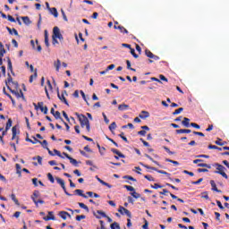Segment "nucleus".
I'll use <instances>...</instances> for the list:
<instances>
[{
    "label": "nucleus",
    "mask_w": 229,
    "mask_h": 229,
    "mask_svg": "<svg viewBox=\"0 0 229 229\" xmlns=\"http://www.w3.org/2000/svg\"><path fill=\"white\" fill-rule=\"evenodd\" d=\"M76 115L81 123V128H85L86 126L87 131H90V122H89V118L84 114H80L78 113H76Z\"/></svg>",
    "instance_id": "obj_1"
},
{
    "label": "nucleus",
    "mask_w": 229,
    "mask_h": 229,
    "mask_svg": "<svg viewBox=\"0 0 229 229\" xmlns=\"http://www.w3.org/2000/svg\"><path fill=\"white\" fill-rule=\"evenodd\" d=\"M214 167H216V171H215L216 174H221L223 178H225V180H228V175L225 173L226 168L224 165H219V163H216L214 165Z\"/></svg>",
    "instance_id": "obj_2"
},
{
    "label": "nucleus",
    "mask_w": 229,
    "mask_h": 229,
    "mask_svg": "<svg viewBox=\"0 0 229 229\" xmlns=\"http://www.w3.org/2000/svg\"><path fill=\"white\" fill-rule=\"evenodd\" d=\"M52 38H58V40H60V42H64V36L60 32V28L54 27Z\"/></svg>",
    "instance_id": "obj_3"
},
{
    "label": "nucleus",
    "mask_w": 229,
    "mask_h": 229,
    "mask_svg": "<svg viewBox=\"0 0 229 229\" xmlns=\"http://www.w3.org/2000/svg\"><path fill=\"white\" fill-rule=\"evenodd\" d=\"M33 106L35 107V110H38V108L40 109L41 112H43V114H45V115H47V106H44V102H38V106L33 103Z\"/></svg>",
    "instance_id": "obj_4"
},
{
    "label": "nucleus",
    "mask_w": 229,
    "mask_h": 229,
    "mask_svg": "<svg viewBox=\"0 0 229 229\" xmlns=\"http://www.w3.org/2000/svg\"><path fill=\"white\" fill-rule=\"evenodd\" d=\"M118 212L122 214V216H127V217H131V212H130V210H128L127 208H125L123 206H120L118 208Z\"/></svg>",
    "instance_id": "obj_5"
},
{
    "label": "nucleus",
    "mask_w": 229,
    "mask_h": 229,
    "mask_svg": "<svg viewBox=\"0 0 229 229\" xmlns=\"http://www.w3.org/2000/svg\"><path fill=\"white\" fill-rule=\"evenodd\" d=\"M6 86L9 89V90L12 92V94H14V96H16V98H24V93H22V90L20 89V91H15L13 90L12 89H10V86H8V82H6Z\"/></svg>",
    "instance_id": "obj_6"
},
{
    "label": "nucleus",
    "mask_w": 229,
    "mask_h": 229,
    "mask_svg": "<svg viewBox=\"0 0 229 229\" xmlns=\"http://www.w3.org/2000/svg\"><path fill=\"white\" fill-rule=\"evenodd\" d=\"M117 24H119V21H114V30H119L121 31V33H126L128 34V30H126V28H124L123 26H117Z\"/></svg>",
    "instance_id": "obj_7"
},
{
    "label": "nucleus",
    "mask_w": 229,
    "mask_h": 229,
    "mask_svg": "<svg viewBox=\"0 0 229 229\" xmlns=\"http://www.w3.org/2000/svg\"><path fill=\"white\" fill-rule=\"evenodd\" d=\"M145 55H146V56H148V58H152L153 60H160V57H158V55H155L148 49L145 50Z\"/></svg>",
    "instance_id": "obj_8"
},
{
    "label": "nucleus",
    "mask_w": 229,
    "mask_h": 229,
    "mask_svg": "<svg viewBox=\"0 0 229 229\" xmlns=\"http://www.w3.org/2000/svg\"><path fill=\"white\" fill-rule=\"evenodd\" d=\"M58 216H60L64 221L67 219V217L71 219V214H69L67 211H60Z\"/></svg>",
    "instance_id": "obj_9"
},
{
    "label": "nucleus",
    "mask_w": 229,
    "mask_h": 229,
    "mask_svg": "<svg viewBox=\"0 0 229 229\" xmlns=\"http://www.w3.org/2000/svg\"><path fill=\"white\" fill-rule=\"evenodd\" d=\"M44 221H55V215H53V211H49L48 212V216H44L43 217Z\"/></svg>",
    "instance_id": "obj_10"
},
{
    "label": "nucleus",
    "mask_w": 229,
    "mask_h": 229,
    "mask_svg": "<svg viewBox=\"0 0 229 229\" xmlns=\"http://www.w3.org/2000/svg\"><path fill=\"white\" fill-rule=\"evenodd\" d=\"M94 216L97 217V219H101V216L106 217V214L101 210H98L97 213H94Z\"/></svg>",
    "instance_id": "obj_11"
},
{
    "label": "nucleus",
    "mask_w": 229,
    "mask_h": 229,
    "mask_svg": "<svg viewBox=\"0 0 229 229\" xmlns=\"http://www.w3.org/2000/svg\"><path fill=\"white\" fill-rule=\"evenodd\" d=\"M129 108H130V106L126 105V104H121L118 106V110L120 112H124V111L128 110Z\"/></svg>",
    "instance_id": "obj_12"
},
{
    "label": "nucleus",
    "mask_w": 229,
    "mask_h": 229,
    "mask_svg": "<svg viewBox=\"0 0 229 229\" xmlns=\"http://www.w3.org/2000/svg\"><path fill=\"white\" fill-rule=\"evenodd\" d=\"M62 65V62L60 59H57L56 61L54 62V67L55 68V71L58 72L60 71V67Z\"/></svg>",
    "instance_id": "obj_13"
},
{
    "label": "nucleus",
    "mask_w": 229,
    "mask_h": 229,
    "mask_svg": "<svg viewBox=\"0 0 229 229\" xmlns=\"http://www.w3.org/2000/svg\"><path fill=\"white\" fill-rule=\"evenodd\" d=\"M34 140H36V142H38L39 144H41V146L47 149V140H44L43 141L38 140L37 138L33 137Z\"/></svg>",
    "instance_id": "obj_14"
},
{
    "label": "nucleus",
    "mask_w": 229,
    "mask_h": 229,
    "mask_svg": "<svg viewBox=\"0 0 229 229\" xmlns=\"http://www.w3.org/2000/svg\"><path fill=\"white\" fill-rule=\"evenodd\" d=\"M7 31L10 33V35H15L16 37H19V32L15 29H11L10 27H6Z\"/></svg>",
    "instance_id": "obj_15"
},
{
    "label": "nucleus",
    "mask_w": 229,
    "mask_h": 229,
    "mask_svg": "<svg viewBox=\"0 0 229 229\" xmlns=\"http://www.w3.org/2000/svg\"><path fill=\"white\" fill-rule=\"evenodd\" d=\"M111 151L114 155H117L120 158H125V156L123 153H121L119 150H117L116 148H112Z\"/></svg>",
    "instance_id": "obj_16"
},
{
    "label": "nucleus",
    "mask_w": 229,
    "mask_h": 229,
    "mask_svg": "<svg viewBox=\"0 0 229 229\" xmlns=\"http://www.w3.org/2000/svg\"><path fill=\"white\" fill-rule=\"evenodd\" d=\"M55 180H56L57 183H59V185H61L62 189L64 191H65V182H64V180L59 177H56Z\"/></svg>",
    "instance_id": "obj_17"
},
{
    "label": "nucleus",
    "mask_w": 229,
    "mask_h": 229,
    "mask_svg": "<svg viewBox=\"0 0 229 229\" xmlns=\"http://www.w3.org/2000/svg\"><path fill=\"white\" fill-rule=\"evenodd\" d=\"M191 119L184 117L183 121L182 122V124L185 126V128H189L191 126Z\"/></svg>",
    "instance_id": "obj_18"
},
{
    "label": "nucleus",
    "mask_w": 229,
    "mask_h": 229,
    "mask_svg": "<svg viewBox=\"0 0 229 229\" xmlns=\"http://www.w3.org/2000/svg\"><path fill=\"white\" fill-rule=\"evenodd\" d=\"M139 116L140 119H148V117H149V113L148 111H141Z\"/></svg>",
    "instance_id": "obj_19"
},
{
    "label": "nucleus",
    "mask_w": 229,
    "mask_h": 229,
    "mask_svg": "<svg viewBox=\"0 0 229 229\" xmlns=\"http://www.w3.org/2000/svg\"><path fill=\"white\" fill-rule=\"evenodd\" d=\"M210 185L212 187V191H215L216 192H221V191L217 189V186L216 185V182H214V180L210 181Z\"/></svg>",
    "instance_id": "obj_20"
},
{
    "label": "nucleus",
    "mask_w": 229,
    "mask_h": 229,
    "mask_svg": "<svg viewBox=\"0 0 229 229\" xmlns=\"http://www.w3.org/2000/svg\"><path fill=\"white\" fill-rule=\"evenodd\" d=\"M24 24H26V26H30V24H31V21L30 20V17L28 16H23L21 17Z\"/></svg>",
    "instance_id": "obj_21"
},
{
    "label": "nucleus",
    "mask_w": 229,
    "mask_h": 229,
    "mask_svg": "<svg viewBox=\"0 0 229 229\" xmlns=\"http://www.w3.org/2000/svg\"><path fill=\"white\" fill-rule=\"evenodd\" d=\"M57 96H58L59 99L61 101H64V103L65 105H69V103L67 102V99L65 98V96L64 95V93L62 94V96L60 95V93H57Z\"/></svg>",
    "instance_id": "obj_22"
},
{
    "label": "nucleus",
    "mask_w": 229,
    "mask_h": 229,
    "mask_svg": "<svg viewBox=\"0 0 229 229\" xmlns=\"http://www.w3.org/2000/svg\"><path fill=\"white\" fill-rule=\"evenodd\" d=\"M49 12L52 15H54V17H58V11L55 7H52Z\"/></svg>",
    "instance_id": "obj_23"
},
{
    "label": "nucleus",
    "mask_w": 229,
    "mask_h": 229,
    "mask_svg": "<svg viewBox=\"0 0 229 229\" xmlns=\"http://www.w3.org/2000/svg\"><path fill=\"white\" fill-rule=\"evenodd\" d=\"M74 192H76L78 194V196H81V198H85L87 199V195L83 194V191L82 190H75Z\"/></svg>",
    "instance_id": "obj_24"
},
{
    "label": "nucleus",
    "mask_w": 229,
    "mask_h": 229,
    "mask_svg": "<svg viewBox=\"0 0 229 229\" xmlns=\"http://www.w3.org/2000/svg\"><path fill=\"white\" fill-rule=\"evenodd\" d=\"M13 131V137H12V140H15V137H17V126H13L12 129Z\"/></svg>",
    "instance_id": "obj_25"
},
{
    "label": "nucleus",
    "mask_w": 229,
    "mask_h": 229,
    "mask_svg": "<svg viewBox=\"0 0 229 229\" xmlns=\"http://www.w3.org/2000/svg\"><path fill=\"white\" fill-rule=\"evenodd\" d=\"M7 69L10 71L12 73H13V68L12 66V60L8 59L7 61Z\"/></svg>",
    "instance_id": "obj_26"
},
{
    "label": "nucleus",
    "mask_w": 229,
    "mask_h": 229,
    "mask_svg": "<svg viewBox=\"0 0 229 229\" xmlns=\"http://www.w3.org/2000/svg\"><path fill=\"white\" fill-rule=\"evenodd\" d=\"M31 199L34 201V203L37 207H38V203H40V205H44V200H42V199L37 200V199H35V197H31Z\"/></svg>",
    "instance_id": "obj_27"
},
{
    "label": "nucleus",
    "mask_w": 229,
    "mask_h": 229,
    "mask_svg": "<svg viewBox=\"0 0 229 229\" xmlns=\"http://www.w3.org/2000/svg\"><path fill=\"white\" fill-rule=\"evenodd\" d=\"M175 131L176 133H191V131L189 129H181V130H176Z\"/></svg>",
    "instance_id": "obj_28"
},
{
    "label": "nucleus",
    "mask_w": 229,
    "mask_h": 229,
    "mask_svg": "<svg viewBox=\"0 0 229 229\" xmlns=\"http://www.w3.org/2000/svg\"><path fill=\"white\" fill-rule=\"evenodd\" d=\"M78 205L81 207V208H83L86 210V212H89V207H87V205H85L83 202H79Z\"/></svg>",
    "instance_id": "obj_29"
},
{
    "label": "nucleus",
    "mask_w": 229,
    "mask_h": 229,
    "mask_svg": "<svg viewBox=\"0 0 229 229\" xmlns=\"http://www.w3.org/2000/svg\"><path fill=\"white\" fill-rule=\"evenodd\" d=\"M68 160H70V164H72V165H75V167H78V161L76 159L70 157Z\"/></svg>",
    "instance_id": "obj_30"
},
{
    "label": "nucleus",
    "mask_w": 229,
    "mask_h": 229,
    "mask_svg": "<svg viewBox=\"0 0 229 229\" xmlns=\"http://www.w3.org/2000/svg\"><path fill=\"white\" fill-rule=\"evenodd\" d=\"M115 128H117V123H115V122H113V123L109 125V130H110V131H114V130H115Z\"/></svg>",
    "instance_id": "obj_31"
},
{
    "label": "nucleus",
    "mask_w": 229,
    "mask_h": 229,
    "mask_svg": "<svg viewBox=\"0 0 229 229\" xmlns=\"http://www.w3.org/2000/svg\"><path fill=\"white\" fill-rule=\"evenodd\" d=\"M123 188L126 189L127 191H129V192L135 191V188H133V186L124 185Z\"/></svg>",
    "instance_id": "obj_32"
},
{
    "label": "nucleus",
    "mask_w": 229,
    "mask_h": 229,
    "mask_svg": "<svg viewBox=\"0 0 229 229\" xmlns=\"http://www.w3.org/2000/svg\"><path fill=\"white\" fill-rule=\"evenodd\" d=\"M12 123H13L12 119H9L7 123H6V126H5L6 131H8V130H10V128H12Z\"/></svg>",
    "instance_id": "obj_33"
},
{
    "label": "nucleus",
    "mask_w": 229,
    "mask_h": 229,
    "mask_svg": "<svg viewBox=\"0 0 229 229\" xmlns=\"http://www.w3.org/2000/svg\"><path fill=\"white\" fill-rule=\"evenodd\" d=\"M111 229H121V226L117 222H114L111 225Z\"/></svg>",
    "instance_id": "obj_34"
},
{
    "label": "nucleus",
    "mask_w": 229,
    "mask_h": 229,
    "mask_svg": "<svg viewBox=\"0 0 229 229\" xmlns=\"http://www.w3.org/2000/svg\"><path fill=\"white\" fill-rule=\"evenodd\" d=\"M21 165L16 164V173H17V174H19V176H21Z\"/></svg>",
    "instance_id": "obj_35"
},
{
    "label": "nucleus",
    "mask_w": 229,
    "mask_h": 229,
    "mask_svg": "<svg viewBox=\"0 0 229 229\" xmlns=\"http://www.w3.org/2000/svg\"><path fill=\"white\" fill-rule=\"evenodd\" d=\"M47 178L49 182H51V183H55V177H53V174H51V173L47 174Z\"/></svg>",
    "instance_id": "obj_36"
},
{
    "label": "nucleus",
    "mask_w": 229,
    "mask_h": 229,
    "mask_svg": "<svg viewBox=\"0 0 229 229\" xmlns=\"http://www.w3.org/2000/svg\"><path fill=\"white\" fill-rule=\"evenodd\" d=\"M198 167H208V169H211L210 165H208V164H205V163L198 164Z\"/></svg>",
    "instance_id": "obj_37"
},
{
    "label": "nucleus",
    "mask_w": 229,
    "mask_h": 229,
    "mask_svg": "<svg viewBox=\"0 0 229 229\" xmlns=\"http://www.w3.org/2000/svg\"><path fill=\"white\" fill-rule=\"evenodd\" d=\"M140 165H143V167H146V169H152V171H157L156 167H151L148 165H144L143 163H140Z\"/></svg>",
    "instance_id": "obj_38"
},
{
    "label": "nucleus",
    "mask_w": 229,
    "mask_h": 229,
    "mask_svg": "<svg viewBox=\"0 0 229 229\" xmlns=\"http://www.w3.org/2000/svg\"><path fill=\"white\" fill-rule=\"evenodd\" d=\"M11 199H13V202H15V205H19V200L17 199V198H15V194H12L11 195Z\"/></svg>",
    "instance_id": "obj_39"
},
{
    "label": "nucleus",
    "mask_w": 229,
    "mask_h": 229,
    "mask_svg": "<svg viewBox=\"0 0 229 229\" xmlns=\"http://www.w3.org/2000/svg\"><path fill=\"white\" fill-rule=\"evenodd\" d=\"M183 110V107H180V108H178V109H176L174 113H173V114L174 115H178V114H182V111Z\"/></svg>",
    "instance_id": "obj_40"
},
{
    "label": "nucleus",
    "mask_w": 229,
    "mask_h": 229,
    "mask_svg": "<svg viewBox=\"0 0 229 229\" xmlns=\"http://www.w3.org/2000/svg\"><path fill=\"white\" fill-rule=\"evenodd\" d=\"M38 196H40V192H38V191H34L31 198H35V199H37V198H38Z\"/></svg>",
    "instance_id": "obj_41"
},
{
    "label": "nucleus",
    "mask_w": 229,
    "mask_h": 229,
    "mask_svg": "<svg viewBox=\"0 0 229 229\" xmlns=\"http://www.w3.org/2000/svg\"><path fill=\"white\" fill-rule=\"evenodd\" d=\"M126 64H127V69H129L130 71L135 72V69L131 68V63L129 60L126 61Z\"/></svg>",
    "instance_id": "obj_42"
},
{
    "label": "nucleus",
    "mask_w": 229,
    "mask_h": 229,
    "mask_svg": "<svg viewBox=\"0 0 229 229\" xmlns=\"http://www.w3.org/2000/svg\"><path fill=\"white\" fill-rule=\"evenodd\" d=\"M33 160H38V164L42 165V157L38 156L37 157H33Z\"/></svg>",
    "instance_id": "obj_43"
},
{
    "label": "nucleus",
    "mask_w": 229,
    "mask_h": 229,
    "mask_svg": "<svg viewBox=\"0 0 229 229\" xmlns=\"http://www.w3.org/2000/svg\"><path fill=\"white\" fill-rule=\"evenodd\" d=\"M131 195L135 198V199H139L140 198V195L137 193L135 191L133 192H131Z\"/></svg>",
    "instance_id": "obj_44"
},
{
    "label": "nucleus",
    "mask_w": 229,
    "mask_h": 229,
    "mask_svg": "<svg viewBox=\"0 0 229 229\" xmlns=\"http://www.w3.org/2000/svg\"><path fill=\"white\" fill-rule=\"evenodd\" d=\"M0 53H3L4 55L6 53V50L4 49V46L2 42H0Z\"/></svg>",
    "instance_id": "obj_45"
},
{
    "label": "nucleus",
    "mask_w": 229,
    "mask_h": 229,
    "mask_svg": "<svg viewBox=\"0 0 229 229\" xmlns=\"http://www.w3.org/2000/svg\"><path fill=\"white\" fill-rule=\"evenodd\" d=\"M61 13L63 15V19L64 21H65V22H67V15H65V11H64V9H61Z\"/></svg>",
    "instance_id": "obj_46"
},
{
    "label": "nucleus",
    "mask_w": 229,
    "mask_h": 229,
    "mask_svg": "<svg viewBox=\"0 0 229 229\" xmlns=\"http://www.w3.org/2000/svg\"><path fill=\"white\" fill-rule=\"evenodd\" d=\"M102 115L104 117L106 124H108L110 123V120L108 119V117H106V114L105 113H102Z\"/></svg>",
    "instance_id": "obj_47"
},
{
    "label": "nucleus",
    "mask_w": 229,
    "mask_h": 229,
    "mask_svg": "<svg viewBox=\"0 0 229 229\" xmlns=\"http://www.w3.org/2000/svg\"><path fill=\"white\" fill-rule=\"evenodd\" d=\"M216 205L220 210H225V207H223V204L221 203V201L216 200Z\"/></svg>",
    "instance_id": "obj_48"
},
{
    "label": "nucleus",
    "mask_w": 229,
    "mask_h": 229,
    "mask_svg": "<svg viewBox=\"0 0 229 229\" xmlns=\"http://www.w3.org/2000/svg\"><path fill=\"white\" fill-rule=\"evenodd\" d=\"M54 117H55V119H62V116H61L59 111H56V112L54 114Z\"/></svg>",
    "instance_id": "obj_49"
},
{
    "label": "nucleus",
    "mask_w": 229,
    "mask_h": 229,
    "mask_svg": "<svg viewBox=\"0 0 229 229\" xmlns=\"http://www.w3.org/2000/svg\"><path fill=\"white\" fill-rule=\"evenodd\" d=\"M131 49V54L132 55V56L134 57V58H138L139 57V55H137L136 53H135V49L134 48H130Z\"/></svg>",
    "instance_id": "obj_50"
},
{
    "label": "nucleus",
    "mask_w": 229,
    "mask_h": 229,
    "mask_svg": "<svg viewBox=\"0 0 229 229\" xmlns=\"http://www.w3.org/2000/svg\"><path fill=\"white\" fill-rule=\"evenodd\" d=\"M119 137H121V139H123V140H124V142H128V138H126L124 136V132L120 133Z\"/></svg>",
    "instance_id": "obj_51"
},
{
    "label": "nucleus",
    "mask_w": 229,
    "mask_h": 229,
    "mask_svg": "<svg viewBox=\"0 0 229 229\" xmlns=\"http://www.w3.org/2000/svg\"><path fill=\"white\" fill-rule=\"evenodd\" d=\"M87 217L85 215H80L76 216V221H81V219H85Z\"/></svg>",
    "instance_id": "obj_52"
},
{
    "label": "nucleus",
    "mask_w": 229,
    "mask_h": 229,
    "mask_svg": "<svg viewBox=\"0 0 229 229\" xmlns=\"http://www.w3.org/2000/svg\"><path fill=\"white\" fill-rule=\"evenodd\" d=\"M36 44H37V51H38V53H40V51H42V46H40L39 44H38V39H36Z\"/></svg>",
    "instance_id": "obj_53"
},
{
    "label": "nucleus",
    "mask_w": 229,
    "mask_h": 229,
    "mask_svg": "<svg viewBox=\"0 0 229 229\" xmlns=\"http://www.w3.org/2000/svg\"><path fill=\"white\" fill-rule=\"evenodd\" d=\"M100 183L105 185V187H108V189H112V185H110L108 182H106L105 181H101Z\"/></svg>",
    "instance_id": "obj_54"
},
{
    "label": "nucleus",
    "mask_w": 229,
    "mask_h": 229,
    "mask_svg": "<svg viewBox=\"0 0 229 229\" xmlns=\"http://www.w3.org/2000/svg\"><path fill=\"white\" fill-rule=\"evenodd\" d=\"M81 94L84 101H86V103H87V105L89 106L90 104H89V101H87V98L85 97V92H83V90H81Z\"/></svg>",
    "instance_id": "obj_55"
},
{
    "label": "nucleus",
    "mask_w": 229,
    "mask_h": 229,
    "mask_svg": "<svg viewBox=\"0 0 229 229\" xmlns=\"http://www.w3.org/2000/svg\"><path fill=\"white\" fill-rule=\"evenodd\" d=\"M113 69H115V64H110L109 66L106 67V71L108 72V71H113Z\"/></svg>",
    "instance_id": "obj_56"
},
{
    "label": "nucleus",
    "mask_w": 229,
    "mask_h": 229,
    "mask_svg": "<svg viewBox=\"0 0 229 229\" xmlns=\"http://www.w3.org/2000/svg\"><path fill=\"white\" fill-rule=\"evenodd\" d=\"M146 180H148V182H155V178L151 175H145Z\"/></svg>",
    "instance_id": "obj_57"
},
{
    "label": "nucleus",
    "mask_w": 229,
    "mask_h": 229,
    "mask_svg": "<svg viewBox=\"0 0 229 229\" xmlns=\"http://www.w3.org/2000/svg\"><path fill=\"white\" fill-rule=\"evenodd\" d=\"M33 78H37V71H35V73L30 76V83H33Z\"/></svg>",
    "instance_id": "obj_58"
},
{
    "label": "nucleus",
    "mask_w": 229,
    "mask_h": 229,
    "mask_svg": "<svg viewBox=\"0 0 229 229\" xmlns=\"http://www.w3.org/2000/svg\"><path fill=\"white\" fill-rule=\"evenodd\" d=\"M190 125L192 126V128H196L197 130H199V128H200V126L195 123H191Z\"/></svg>",
    "instance_id": "obj_59"
},
{
    "label": "nucleus",
    "mask_w": 229,
    "mask_h": 229,
    "mask_svg": "<svg viewBox=\"0 0 229 229\" xmlns=\"http://www.w3.org/2000/svg\"><path fill=\"white\" fill-rule=\"evenodd\" d=\"M201 198H203L204 199H208V193L207 191H204V192L202 193Z\"/></svg>",
    "instance_id": "obj_60"
},
{
    "label": "nucleus",
    "mask_w": 229,
    "mask_h": 229,
    "mask_svg": "<svg viewBox=\"0 0 229 229\" xmlns=\"http://www.w3.org/2000/svg\"><path fill=\"white\" fill-rule=\"evenodd\" d=\"M215 144L217 146H225V143L221 142V139H218L216 141H215Z\"/></svg>",
    "instance_id": "obj_61"
},
{
    "label": "nucleus",
    "mask_w": 229,
    "mask_h": 229,
    "mask_svg": "<svg viewBox=\"0 0 229 229\" xmlns=\"http://www.w3.org/2000/svg\"><path fill=\"white\" fill-rule=\"evenodd\" d=\"M7 19H8V21H9L10 22H15V18H13V16H12V15H8V16H7Z\"/></svg>",
    "instance_id": "obj_62"
},
{
    "label": "nucleus",
    "mask_w": 229,
    "mask_h": 229,
    "mask_svg": "<svg viewBox=\"0 0 229 229\" xmlns=\"http://www.w3.org/2000/svg\"><path fill=\"white\" fill-rule=\"evenodd\" d=\"M52 44H53V46H56V44H58V38H52Z\"/></svg>",
    "instance_id": "obj_63"
},
{
    "label": "nucleus",
    "mask_w": 229,
    "mask_h": 229,
    "mask_svg": "<svg viewBox=\"0 0 229 229\" xmlns=\"http://www.w3.org/2000/svg\"><path fill=\"white\" fill-rule=\"evenodd\" d=\"M208 149H219V147L216 146V145H208Z\"/></svg>",
    "instance_id": "obj_64"
}]
</instances>
